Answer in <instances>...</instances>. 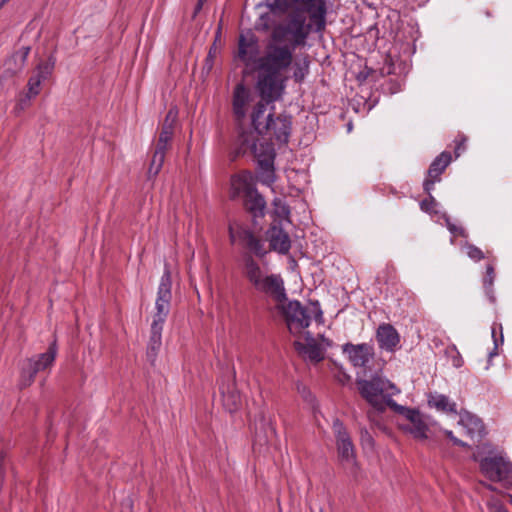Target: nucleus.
I'll return each mask as SVG.
<instances>
[{
	"label": "nucleus",
	"instance_id": "f257e3e1",
	"mask_svg": "<svg viewBox=\"0 0 512 512\" xmlns=\"http://www.w3.org/2000/svg\"><path fill=\"white\" fill-rule=\"evenodd\" d=\"M305 21L303 15L296 14L286 24L275 26L258 61L260 73L255 87L261 100L251 113V123L257 133L263 131L267 105L281 99L284 94L288 78L283 73L292 64L294 49L306 43L309 28Z\"/></svg>",
	"mask_w": 512,
	"mask_h": 512
},
{
	"label": "nucleus",
	"instance_id": "f03ea898",
	"mask_svg": "<svg viewBox=\"0 0 512 512\" xmlns=\"http://www.w3.org/2000/svg\"><path fill=\"white\" fill-rule=\"evenodd\" d=\"M242 274L257 292L272 297L278 303L287 299L282 277L269 274L251 254L246 253L242 257Z\"/></svg>",
	"mask_w": 512,
	"mask_h": 512
},
{
	"label": "nucleus",
	"instance_id": "7ed1b4c3",
	"mask_svg": "<svg viewBox=\"0 0 512 512\" xmlns=\"http://www.w3.org/2000/svg\"><path fill=\"white\" fill-rule=\"evenodd\" d=\"M283 315L289 332L292 335H300L310 326L311 319L323 323V311L318 301H311L303 306L299 301H289L282 307Z\"/></svg>",
	"mask_w": 512,
	"mask_h": 512
},
{
	"label": "nucleus",
	"instance_id": "20e7f679",
	"mask_svg": "<svg viewBox=\"0 0 512 512\" xmlns=\"http://www.w3.org/2000/svg\"><path fill=\"white\" fill-rule=\"evenodd\" d=\"M361 396L374 408L383 411L386 406L392 409V397L399 394L397 386L386 378L373 376L369 380L357 381Z\"/></svg>",
	"mask_w": 512,
	"mask_h": 512
},
{
	"label": "nucleus",
	"instance_id": "39448f33",
	"mask_svg": "<svg viewBox=\"0 0 512 512\" xmlns=\"http://www.w3.org/2000/svg\"><path fill=\"white\" fill-rule=\"evenodd\" d=\"M228 231L232 244H239L248 249L250 253L260 258L267 254L263 241L255 236L253 231L248 227L234 222L229 224Z\"/></svg>",
	"mask_w": 512,
	"mask_h": 512
},
{
	"label": "nucleus",
	"instance_id": "423d86ee",
	"mask_svg": "<svg viewBox=\"0 0 512 512\" xmlns=\"http://www.w3.org/2000/svg\"><path fill=\"white\" fill-rule=\"evenodd\" d=\"M171 287L172 280L170 271L165 270L163 275L161 276L157 291V298L155 301L156 312L153 315L152 323L164 325L170 311V302L172 299Z\"/></svg>",
	"mask_w": 512,
	"mask_h": 512
},
{
	"label": "nucleus",
	"instance_id": "0eeeda50",
	"mask_svg": "<svg viewBox=\"0 0 512 512\" xmlns=\"http://www.w3.org/2000/svg\"><path fill=\"white\" fill-rule=\"evenodd\" d=\"M238 141L241 152L246 153L250 151L257 159L258 165L262 164V161L270 156L271 162H274L276 154L273 145L269 142L258 143V138L254 132L243 131L239 135Z\"/></svg>",
	"mask_w": 512,
	"mask_h": 512
},
{
	"label": "nucleus",
	"instance_id": "6e6552de",
	"mask_svg": "<svg viewBox=\"0 0 512 512\" xmlns=\"http://www.w3.org/2000/svg\"><path fill=\"white\" fill-rule=\"evenodd\" d=\"M390 404H392L393 411L403 415L409 421L408 425L402 426L405 432L410 433L417 440L428 438V425L418 410L399 405L396 402H391Z\"/></svg>",
	"mask_w": 512,
	"mask_h": 512
},
{
	"label": "nucleus",
	"instance_id": "1a4fd4ad",
	"mask_svg": "<svg viewBox=\"0 0 512 512\" xmlns=\"http://www.w3.org/2000/svg\"><path fill=\"white\" fill-rule=\"evenodd\" d=\"M292 127V117L280 114L274 115L270 112L266 116L265 125L263 131H260V135H270L274 137L276 141L286 144L289 140Z\"/></svg>",
	"mask_w": 512,
	"mask_h": 512
},
{
	"label": "nucleus",
	"instance_id": "9d476101",
	"mask_svg": "<svg viewBox=\"0 0 512 512\" xmlns=\"http://www.w3.org/2000/svg\"><path fill=\"white\" fill-rule=\"evenodd\" d=\"M258 54V38L253 33H248L246 35L240 34L238 38V49L235 55V59H239L247 67H250L252 64H254L259 74L260 69L258 61L263 56V54L261 56H258Z\"/></svg>",
	"mask_w": 512,
	"mask_h": 512
},
{
	"label": "nucleus",
	"instance_id": "9b49d317",
	"mask_svg": "<svg viewBox=\"0 0 512 512\" xmlns=\"http://www.w3.org/2000/svg\"><path fill=\"white\" fill-rule=\"evenodd\" d=\"M480 469L487 478L494 482H499L512 476V463L502 456H491L481 459Z\"/></svg>",
	"mask_w": 512,
	"mask_h": 512
},
{
	"label": "nucleus",
	"instance_id": "f8f14e48",
	"mask_svg": "<svg viewBox=\"0 0 512 512\" xmlns=\"http://www.w3.org/2000/svg\"><path fill=\"white\" fill-rule=\"evenodd\" d=\"M332 429L336 438V446L339 458L344 462L355 464V447L345 426L339 419H336L333 422Z\"/></svg>",
	"mask_w": 512,
	"mask_h": 512
},
{
	"label": "nucleus",
	"instance_id": "ddd939ff",
	"mask_svg": "<svg viewBox=\"0 0 512 512\" xmlns=\"http://www.w3.org/2000/svg\"><path fill=\"white\" fill-rule=\"evenodd\" d=\"M342 351L350 363L359 368H366L375 355L374 347L369 343H346L342 346Z\"/></svg>",
	"mask_w": 512,
	"mask_h": 512
},
{
	"label": "nucleus",
	"instance_id": "4468645a",
	"mask_svg": "<svg viewBox=\"0 0 512 512\" xmlns=\"http://www.w3.org/2000/svg\"><path fill=\"white\" fill-rule=\"evenodd\" d=\"M452 162V155L448 151L441 152L430 164L427 171V177L423 182V189L430 194L434 189V185L441 181V175Z\"/></svg>",
	"mask_w": 512,
	"mask_h": 512
},
{
	"label": "nucleus",
	"instance_id": "2eb2a0df",
	"mask_svg": "<svg viewBox=\"0 0 512 512\" xmlns=\"http://www.w3.org/2000/svg\"><path fill=\"white\" fill-rule=\"evenodd\" d=\"M56 58L50 55L45 62H40L35 70V74L32 75L27 83V97H36L41 91V83L45 81L52 73L55 68Z\"/></svg>",
	"mask_w": 512,
	"mask_h": 512
},
{
	"label": "nucleus",
	"instance_id": "dca6fc26",
	"mask_svg": "<svg viewBox=\"0 0 512 512\" xmlns=\"http://www.w3.org/2000/svg\"><path fill=\"white\" fill-rule=\"evenodd\" d=\"M57 351V343L56 340H54L49 345L47 352L38 355L37 358L28 359L29 377L25 380L24 385H30L34 381L35 376L39 371L50 367L54 363Z\"/></svg>",
	"mask_w": 512,
	"mask_h": 512
},
{
	"label": "nucleus",
	"instance_id": "f3484780",
	"mask_svg": "<svg viewBox=\"0 0 512 512\" xmlns=\"http://www.w3.org/2000/svg\"><path fill=\"white\" fill-rule=\"evenodd\" d=\"M375 338L379 348L387 352H395L400 346V335L389 323H382L378 326Z\"/></svg>",
	"mask_w": 512,
	"mask_h": 512
},
{
	"label": "nucleus",
	"instance_id": "a211bd4d",
	"mask_svg": "<svg viewBox=\"0 0 512 512\" xmlns=\"http://www.w3.org/2000/svg\"><path fill=\"white\" fill-rule=\"evenodd\" d=\"M219 390L224 408L230 413L237 411L241 406V396L236 388L234 379L231 377H228L226 380L222 379Z\"/></svg>",
	"mask_w": 512,
	"mask_h": 512
},
{
	"label": "nucleus",
	"instance_id": "6ab92c4d",
	"mask_svg": "<svg viewBox=\"0 0 512 512\" xmlns=\"http://www.w3.org/2000/svg\"><path fill=\"white\" fill-rule=\"evenodd\" d=\"M254 177L249 171H242L231 177L230 197L236 199L240 196L246 197L255 189Z\"/></svg>",
	"mask_w": 512,
	"mask_h": 512
},
{
	"label": "nucleus",
	"instance_id": "aec40b11",
	"mask_svg": "<svg viewBox=\"0 0 512 512\" xmlns=\"http://www.w3.org/2000/svg\"><path fill=\"white\" fill-rule=\"evenodd\" d=\"M267 238L270 248L279 254H287L291 248V240L287 232L276 224H273L267 231Z\"/></svg>",
	"mask_w": 512,
	"mask_h": 512
},
{
	"label": "nucleus",
	"instance_id": "412c9836",
	"mask_svg": "<svg viewBox=\"0 0 512 512\" xmlns=\"http://www.w3.org/2000/svg\"><path fill=\"white\" fill-rule=\"evenodd\" d=\"M251 100L249 89L243 84L238 83L233 91L232 108L237 120L241 121L246 117L247 106Z\"/></svg>",
	"mask_w": 512,
	"mask_h": 512
},
{
	"label": "nucleus",
	"instance_id": "4be33fe9",
	"mask_svg": "<svg viewBox=\"0 0 512 512\" xmlns=\"http://www.w3.org/2000/svg\"><path fill=\"white\" fill-rule=\"evenodd\" d=\"M306 340V344L300 341H295V350L311 362L318 363L322 361L325 357L324 351L309 332H307Z\"/></svg>",
	"mask_w": 512,
	"mask_h": 512
},
{
	"label": "nucleus",
	"instance_id": "5701e85b",
	"mask_svg": "<svg viewBox=\"0 0 512 512\" xmlns=\"http://www.w3.org/2000/svg\"><path fill=\"white\" fill-rule=\"evenodd\" d=\"M30 50L31 48L29 46H23L6 59L4 63L6 72L10 75H16L22 72L26 66Z\"/></svg>",
	"mask_w": 512,
	"mask_h": 512
},
{
	"label": "nucleus",
	"instance_id": "b1692460",
	"mask_svg": "<svg viewBox=\"0 0 512 512\" xmlns=\"http://www.w3.org/2000/svg\"><path fill=\"white\" fill-rule=\"evenodd\" d=\"M308 7L310 12V19L316 26V31L324 30L326 22V7L323 0H302Z\"/></svg>",
	"mask_w": 512,
	"mask_h": 512
},
{
	"label": "nucleus",
	"instance_id": "393cba45",
	"mask_svg": "<svg viewBox=\"0 0 512 512\" xmlns=\"http://www.w3.org/2000/svg\"><path fill=\"white\" fill-rule=\"evenodd\" d=\"M245 206L247 210L253 214L254 217H262L264 216L266 201L255 188L245 197Z\"/></svg>",
	"mask_w": 512,
	"mask_h": 512
},
{
	"label": "nucleus",
	"instance_id": "a878e982",
	"mask_svg": "<svg viewBox=\"0 0 512 512\" xmlns=\"http://www.w3.org/2000/svg\"><path fill=\"white\" fill-rule=\"evenodd\" d=\"M258 179L259 181L266 186H272L276 181L274 162H271V156L265 158L262 161V164L258 165Z\"/></svg>",
	"mask_w": 512,
	"mask_h": 512
},
{
	"label": "nucleus",
	"instance_id": "bb28decb",
	"mask_svg": "<svg viewBox=\"0 0 512 512\" xmlns=\"http://www.w3.org/2000/svg\"><path fill=\"white\" fill-rule=\"evenodd\" d=\"M428 403L439 411L456 413V403L451 402L443 394H435L429 397Z\"/></svg>",
	"mask_w": 512,
	"mask_h": 512
},
{
	"label": "nucleus",
	"instance_id": "cd10ccee",
	"mask_svg": "<svg viewBox=\"0 0 512 512\" xmlns=\"http://www.w3.org/2000/svg\"><path fill=\"white\" fill-rule=\"evenodd\" d=\"M163 325L151 323V335L148 343V353L155 356L162 344Z\"/></svg>",
	"mask_w": 512,
	"mask_h": 512
},
{
	"label": "nucleus",
	"instance_id": "c85d7f7f",
	"mask_svg": "<svg viewBox=\"0 0 512 512\" xmlns=\"http://www.w3.org/2000/svg\"><path fill=\"white\" fill-rule=\"evenodd\" d=\"M296 50V48L294 49ZM295 51H293L294 53ZM309 60L307 57L303 58L302 60L294 61L292 60V66L293 68V79L296 83H302L306 77V75L309 73Z\"/></svg>",
	"mask_w": 512,
	"mask_h": 512
},
{
	"label": "nucleus",
	"instance_id": "c756f323",
	"mask_svg": "<svg viewBox=\"0 0 512 512\" xmlns=\"http://www.w3.org/2000/svg\"><path fill=\"white\" fill-rule=\"evenodd\" d=\"M494 280H495L494 265L492 263H489L486 265V272L483 277V287H484L486 295L488 296L489 300L492 303L495 302V296L493 294V288H492Z\"/></svg>",
	"mask_w": 512,
	"mask_h": 512
},
{
	"label": "nucleus",
	"instance_id": "7c9ffc66",
	"mask_svg": "<svg viewBox=\"0 0 512 512\" xmlns=\"http://www.w3.org/2000/svg\"><path fill=\"white\" fill-rule=\"evenodd\" d=\"M165 155V152L154 149L147 172L148 178H155L159 174L164 164Z\"/></svg>",
	"mask_w": 512,
	"mask_h": 512
},
{
	"label": "nucleus",
	"instance_id": "2f4dec72",
	"mask_svg": "<svg viewBox=\"0 0 512 512\" xmlns=\"http://www.w3.org/2000/svg\"><path fill=\"white\" fill-rule=\"evenodd\" d=\"M173 135L174 132L168 125L166 127H162L155 144V149L166 153L171 146Z\"/></svg>",
	"mask_w": 512,
	"mask_h": 512
},
{
	"label": "nucleus",
	"instance_id": "473e14b6",
	"mask_svg": "<svg viewBox=\"0 0 512 512\" xmlns=\"http://www.w3.org/2000/svg\"><path fill=\"white\" fill-rule=\"evenodd\" d=\"M460 422L464 427L467 428V433L471 437L481 436L484 427L480 419L475 418L473 416H467L465 418H462Z\"/></svg>",
	"mask_w": 512,
	"mask_h": 512
},
{
	"label": "nucleus",
	"instance_id": "72a5a7b5",
	"mask_svg": "<svg viewBox=\"0 0 512 512\" xmlns=\"http://www.w3.org/2000/svg\"><path fill=\"white\" fill-rule=\"evenodd\" d=\"M492 338L494 341V349L492 352H490V357L495 356L498 354L497 350L500 345L504 342L503 337V331H502V325L494 323L491 328Z\"/></svg>",
	"mask_w": 512,
	"mask_h": 512
},
{
	"label": "nucleus",
	"instance_id": "f704fd0d",
	"mask_svg": "<svg viewBox=\"0 0 512 512\" xmlns=\"http://www.w3.org/2000/svg\"><path fill=\"white\" fill-rule=\"evenodd\" d=\"M274 213L283 220H289L290 209L288 205L280 198L273 200Z\"/></svg>",
	"mask_w": 512,
	"mask_h": 512
},
{
	"label": "nucleus",
	"instance_id": "c9c22d12",
	"mask_svg": "<svg viewBox=\"0 0 512 512\" xmlns=\"http://www.w3.org/2000/svg\"><path fill=\"white\" fill-rule=\"evenodd\" d=\"M443 219L445 220V224H446V227L447 229L449 230V232L453 235V236H459V237H463V238H468V232L466 231L465 228H463L462 226H457L456 224H454L450 217L447 216L446 214L443 215Z\"/></svg>",
	"mask_w": 512,
	"mask_h": 512
},
{
	"label": "nucleus",
	"instance_id": "e433bc0d",
	"mask_svg": "<svg viewBox=\"0 0 512 512\" xmlns=\"http://www.w3.org/2000/svg\"><path fill=\"white\" fill-rule=\"evenodd\" d=\"M437 206H438V202L435 200V198L430 194H428V197L423 199L421 202H420V209L425 212V213H428L430 215H433V214H437L438 213V210H437Z\"/></svg>",
	"mask_w": 512,
	"mask_h": 512
},
{
	"label": "nucleus",
	"instance_id": "4c0bfd02",
	"mask_svg": "<svg viewBox=\"0 0 512 512\" xmlns=\"http://www.w3.org/2000/svg\"><path fill=\"white\" fill-rule=\"evenodd\" d=\"M464 248L466 250L467 256L475 262H479L485 258V253L474 244L466 242L464 244Z\"/></svg>",
	"mask_w": 512,
	"mask_h": 512
},
{
	"label": "nucleus",
	"instance_id": "58836bf2",
	"mask_svg": "<svg viewBox=\"0 0 512 512\" xmlns=\"http://www.w3.org/2000/svg\"><path fill=\"white\" fill-rule=\"evenodd\" d=\"M467 137L464 135H458L455 140L454 154L455 158H458L466 150Z\"/></svg>",
	"mask_w": 512,
	"mask_h": 512
},
{
	"label": "nucleus",
	"instance_id": "ea45409f",
	"mask_svg": "<svg viewBox=\"0 0 512 512\" xmlns=\"http://www.w3.org/2000/svg\"><path fill=\"white\" fill-rule=\"evenodd\" d=\"M178 111L176 108H171L166 114L165 120L162 124V127H166L167 125L174 132V124L177 120Z\"/></svg>",
	"mask_w": 512,
	"mask_h": 512
},
{
	"label": "nucleus",
	"instance_id": "a19ab883",
	"mask_svg": "<svg viewBox=\"0 0 512 512\" xmlns=\"http://www.w3.org/2000/svg\"><path fill=\"white\" fill-rule=\"evenodd\" d=\"M4 457H5V452H4V444H3V439L0 437V488H2L3 484H4V480H5V466H4Z\"/></svg>",
	"mask_w": 512,
	"mask_h": 512
},
{
	"label": "nucleus",
	"instance_id": "79ce46f5",
	"mask_svg": "<svg viewBox=\"0 0 512 512\" xmlns=\"http://www.w3.org/2000/svg\"><path fill=\"white\" fill-rule=\"evenodd\" d=\"M217 46L216 44L214 43L210 49H209V52H208V55L205 59V67L208 69V70H211L212 67H213V64H214V59L216 57V54H217Z\"/></svg>",
	"mask_w": 512,
	"mask_h": 512
},
{
	"label": "nucleus",
	"instance_id": "37998d69",
	"mask_svg": "<svg viewBox=\"0 0 512 512\" xmlns=\"http://www.w3.org/2000/svg\"><path fill=\"white\" fill-rule=\"evenodd\" d=\"M490 512H508V510L499 502L488 504Z\"/></svg>",
	"mask_w": 512,
	"mask_h": 512
},
{
	"label": "nucleus",
	"instance_id": "c03bdc74",
	"mask_svg": "<svg viewBox=\"0 0 512 512\" xmlns=\"http://www.w3.org/2000/svg\"><path fill=\"white\" fill-rule=\"evenodd\" d=\"M445 434L446 436L453 442L454 445H457V446H461V447H464L466 446V443H464L463 441H461L460 439L456 438L454 435H453V432L450 431V430H446L445 431Z\"/></svg>",
	"mask_w": 512,
	"mask_h": 512
},
{
	"label": "nucleus",
	"instance_id": "a18cd8bd",
	"mask_svg": "<svg viewBox=\"0 0 512 512\" xmlns=\"http://www.w3.org/2000/svg\"><path fill=\"white\" fill-rule=\"evenodd\" d=\"M29 363H26V366L23 367L21 371V379H20V385L22 387H26L27 385H24L25 380L29 377Z\"/></svg>",
	"mask_w": 512,
	"mask_h": 512
},
{
	"label": "nucleus",
	"instance_id": "49530a36",
	"mask_svg": "<svg viewBox=\"0 0 512 512\" xmlns=\"http://www.w3.org/2000/svg\"><path fill=\"white\" fill-rule=\"evenodd\" d=\"M204 3L205 2H201V0L197 1V4H196L195 9H194L193 17H195L201 11Z\"/></svg>",
	"mask_w": 512,
	"mask_h": 512
},
{
	"label": "nucleus",
	"instance_id": "de8ad7c7",
	"mask_svg": "<svg viewBox=\"0 0 512 512\" xmlns=\"http://www.w3.org/2000/svg\"><path fill=\"white\" fill-rule=\"evenodd\" d=\"M321 340L327 347H331L333 344L330 339L325 338L323 335L321 336Z\"/></svg>",
	"mask_w": 512,
	"mask_h": 512
},
{
	"label": "nucleus",
	"instance_id": "09e8293b",
	"mask_svg": "<svg viewBox=\"0 0 512 512\" xmlns=\"http://www.w3.org/2000/svg\"><path fill=\"white\" fill-rule=\"evenodd\" d=\"M9 0H0V9L8 2Z\"/></svg>",
	"mask_w": 512,
	"mask_h": 512
},
{
	"label": "nucleus",
	"instance_id": "8fccbe9b",
	"mask_svg": "<svg viewBox=\"0 0 512 512\" xmlns=\"http://www.w3.org/2000/svg\"><path fill=\"white\" fill-rule=\"evenodd\" d=\"M488 488H489L490 490H492V491H494V490H495V488H494V487H492L491 485H489V486H488Z\"/></svg>",
	"mask_w": 512,
	"mask_h": 512
},
{
	"label": "nucleus",
	"instance_id": "3c124183",
	"mask_svg": "<svg viewBox=\"0 0 512 512\" xmlns=\"http://www.w3.org/2000/svg\"><path fill=\"white\" fill-rule=\"evenodd\" d=\"M510 503L512 504V495H509Z\"/></svg>",
	"mask_w": 512,
	"mask_h": 512
},
{
	"label": "nucleus",
	"instance_id": "603ef678",
	"mask_svg": "<svg viewBox=\"0 0 512 512\" xmlns=\"http://www.w3.org/2000/svg\"><path fill=\"white\" fill-rule=\"evenodd\" d=\"M454 365H455L456 367H459V366H460V363H454Z\"/></svg>",
	"mask_w": 512,
	"mask_h": 512
},
{
	"label": "nucleus",
	"instance_id": "864d4df0",
	"mask_svg": "<svg viewBox=\"0 0 512 512\" xmlns=\"http://www.w3.org/2000/svg\"><path fill=\"white\" fill-rule=\"evenodd\" d=\"M201 2H206V0H201Z\"/></svg>",
	"mask_w": 512,
	"mask_h": 512
}]
</instances>
